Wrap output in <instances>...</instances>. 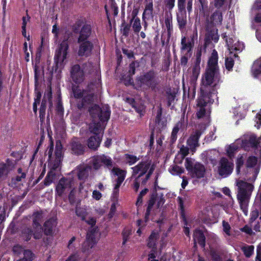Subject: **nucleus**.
<instances>
[{
    "mask_svg": "<svg viewBox=\"0 0 261 261\" xmlns=\"http://www.w3.org/2000/svg\"><path fill=\"white\" fill-rule=\"evenodd\" d=\"M134 178H135V181L134 183L133 188H134V189L136 191H137L140 187V184L141 183V184L144 185L145 183L142 182L143 178L142 179H141V178H139V177H134Z\"/></svg>",
    "mask_w": 261,
    "mask_h": 261,
    "instance_id": "61",
    "label": "nucleus"
},
{
    "mask_svg": "<svg viewBox=\"0 0 261 261\" xmlns=\"http://www.w3.org/2000/svg\"><path fill=\"white\" fill-rule=\"evenodd\" d=\"M56 219L51 218L46 221L44 224V231L46 235L51 234L54 228L56 226Z\"/></svg>",
    "mask_w": 261,
    "mask_h": 261,
    "instance_id": "30",
    "label": "nucleus"
},
{
    "mask_svg": "<svg viewBox=\"0 0 261 261\" xmlns=\"http://www.w3.org/2000/svg\"><path fill=\"white\" fill-rule=\"evenodd\" d=\"M181 50L182 52H186V54H188L191 50L192 45L190 41H187L186 37H184L181 41Z\"/></svg>",
    "mask_w": 261,
    "mask_h": 261,
    "instance_id": "38",
    "label": "nucleus"
},
{
    "mask_svg": "<svg viewBox=\"0 0 261 261\" xmlns=\"http://www.w3.org/2000/svg\"><path fill=\"white\" fill-rule=\"evenodd\" d=\"M72 92L78 109L82 110L91 103L93 96L87 91L81 89L79 86H74L72 87Z\"/></svg>",
    "mask_w": 261,
    "mask_h": 261,
    "instance_id": "7",
    "label": "nucleus"
},
{
    "mask_svg": "<svg viewBox=\"0 0 261 261\" xmlns=\"http://www.w3.org/2000/svg\"><path fill=\"white\" fill-rule=\"evenodd\" d=\"M13 251L15 254L19 255L21 252H23L24 250L21 246L17 245L13 247Z\"/></svg>",
    "mask_w": 261,
    "mask_h": 261,
    "instance_id": "64",
    "label": "nucleus"
},
{
    "mask_svg": "<svg viewBox=\"0 0 261 261\" xmlns=\"http://www.w3.org/2000/svg\"><path fill=\"white\" fill-rule=\"evenodd\" d=\"M76 215L81 218L82 220H85V218L87 215V212L86 208L83 207H78L76 208Z\"/></svg>",
    "mask_w": 261,
    "mask_h": 261,
    "instance_id": "49",
    "label": "nucleus"
},
{
    "mask_svg": "<svg viewBox=\"0 0 261 261\" xmlns=\"http://www.w3.org/2000/svg\"><path fill=\"white\" fill-rule=\"evenodd\" d=\"M70 76L75 84L82 83L85 79V74L83 69L79 65L76 64L72 66L70 70Z\"/></svg>",
    "mask_w": 261,
    "mask_h": 261,
    "instance_id": "16",
    "label": "nucleus"
},
{
    "mask_svg": "<svg viewBox=\"0 0 261 261\" xmlns=\"http://www.w3.org/2000/svg\"><path fill=\"white\" fill-rule=\"evenodd\" d=\"M218 54L214 50L208 60V67L202 78V84L205 85L212 86L213 88L209 94L205 95L202 93L201 89V95L197 100V113L198 118L204 116L208 117L209 115L208 103H213L215 100H218L217 92L216 89L219 88L220 77L217 68Z\"/></svg>",
    "mask_w": 261,
    "mask_h": 261,
    "instance_id": "1",
    "label": "nucleus"
},
{
    "mask_svg": "<svg viewBox=\"0 0 261 261\" xmlns=\"http://www.w3.org/2000/svg\"><path fill=\"white\" fill-rule=\"evenodd\" d=\"M55 154L56 156V159L57 161L58 165H59L58 162L60 161V159L62 155V147L61 144L60 142H57L56 145V150H55ZM58 166H56V168H57Z\"/></svg>",
    "mask_w": 261,
    "mask_h": 261,
    "instance_id": "43",
    "label": "nucleus"
},
{
    "mask_svg": "<svg viewBox=\"0 0 261 261\" xmlns=\"http://www.w3.org/2000/svg\"><path fill=\"white\" fill-rule=\"evenodd\" d=\"M251 72L254 77L261 78V57L254 62Z\"/></svg>",
    "mask_w": 261,
    "mask_h": 261,
    "instance_id": "28",
    "label": "nucleus"
},
{
    "mask_svg": "<svg viewBox=\"0 0 261 261\" xmlns=\"http://www.w3.org/2000/svg\"><path fill=\"white\" fill-rule=\"evenodd\" d=\"M76 238L75 237H73L69 241L67 248L70 251H74L76 248V244L75 243Z\"/></svg>",
    "mask_w": 261,
    "mask_h": 261,
    "instance_id": "58",
    "label": "nucleus"
},
{
    "mask_svg": "<svg viewBox=\"0 0 261 261\" xmlns=\"http://www.w3.org/2000/svg\"><path fill=\"white\" fill-rule=\"evenodd\" d=\"M257 162V159L255 156H250L248 158L247 161V167H252L254 166Z\"/></svg>",
    "mask_w": 261,
    "mask_h": 261,
    "instance_id": "59",
    "label": "nucleus"
},
{
    "mask_svg": "<svg viewBox=\"0 0 261 261\" xmlns=\"http://www.w3.org/2000/svg\"><path fill=\"white\" fill-rule=\"evenodd\" d=\"M177 14V20L179 28L182 30L185 28L187 23V14L186 11L178 10Z\"/></svg>",
    "mask_w": 261,
    "mask_h": 261,
    "instance_id": "32",
    "label": "nucleus"
},
{
    "mask_svg": "<svg viewBox=\"0 0 261 261\" xmlns=\"http://www.w3.org/2000/svg\"><path fill=\"white\" fill-rule=\"evenodd\" d=\"M132 229L129 227H127L124 228L122 235H123V244H125L126 242L129 235L131 234Z\"/></svg>",
    "mask_w": 261,
    "mask_h": 261,
    "instance_id": "54",
    "label": "nucleus"
},
{
    "mask_svg": "<svg viewBox=\"0 0 261 261\" xmlns=\"http://www.w3.org/2000/svg\"><path fill=\"white\" fill-rule=\"evenodd\" d=\"M168 171L172 175H179L184 172V169L177 165H173L169 168Z\"/></svg>",
    "mask_w": 261,
    "mask_h": 261,
    "instance_id": "45",
    "label": "nucleus"
},
{
    "mask_svg": "<svg viewBox=\"0 0 261 261\" xmlns=\"http://www.w3.org/2000/svg\"><path fill=\"white\" fill-rule=\"evenodd\" d=\"M158 253L156 249H152L148 254V260L150 261H159Z\"/></svg>",
    "mask_w": 261,
    "mask_h": 261,
    "instance_id": "52",
    "label": "nucleus"
},
{
    "mask_svg": "<svg viewBox=\"0 0 261 261\" xmlns=\"http://www.w3.org/2000/svg\"><path fill=\"white\" fill-rule=\"evenodd\" d=\"M78 43L80 44L78 55L80 56H89L91 54L93 48L92 43L89 41L78 42Z\"/></svg>",
    "mask_w": 261,
    "mask_h": 261,
    "instance_id": "21",
    "label": "nucleus"
},
{
    "mask_svg": "<svg viewBox=\"0 0 261 261\" xmlns=\"http://www.w3.org/2000/svg\"><path fill=\"white\" fill-rule=\"evenodd\" d=\"M89 163L95 170L98 169L102 164L109 168L113 166V162L111 158L103 154L93 156L91 159Z\"/></svg>",
    "mask_w": 261,
    "mask_h": 261,
    "instance_id": "12",
    "label": "nucleus"
},
{
    "mask_svg": "<svg viewBox=\"0 0 261 261\" xmlns=\"http://www.w3.org/2000/svg\"><path fill=\"white\" fill-rule=\"evenodd\" d=\"M200 56L199 57H197L196 61L195 62V64L194 66H193L192 68V76L191 77V82L194 84L195 82L196 81L199 73H200Z\"/></svg>",
    "mask_w": 261,
    "mask_h": 261,
    "instance_id": "27",
    "label": "nucleus"
},
{
    "mask_svg": "<svg viewBox=\"0 0 261 261\" xmlns=\"http://www.w3.org/2000/svg\"><path fill=\"white\" fill-rule=\"evenodd\" d=\"M217 210L216 206L211 207H207L203 212V217L202 218L203 220L207 223H215L218 217V214L215 212Z\"/></svg>",
    "mask_w": 261,
    "mask_h": 261,
    "instance_id": "18",
    "label": "nucleus"
},
{
    "mask_svg": "<svg viewBox=\"0 0 261 261\" xmlns=\"http://www.w3.org/2000/svg\"><path fill=\"white\" fill-rule=\"evenodd\" d=\"M195 242L199 243L202 247L205 246V237L201 230L196 229L194 232Z\"/></svg>",
    "mask_w": 261,
    "mask_h": 261,
    "instance_id": "35",
    "label": "nucleus"
},
{
    "mask_svg": "<svg viewBox=\"0 0 261 261\" xmlns=\"http://www.w3.org/2000/svg\"><path fill=\"white\" fill-rule=\"evenodd\" d=\"M228 56L229 55V57H227L225 60V66L226 69L228 70H230L233 66V60L232 59V57H238L236 54H228Z\"/></svg>",
    "mask_w": 261,
    "mask_h": 261,
    "instance_id": "44",
    "label": "nucleus"
},
{
    "mask_svg": "<svg viewBox=\"0 0 261 261\" xmlns=\"http://www.w3.org/2000/svg\"><path fill=\"white\" fill-rule=\"evenodd\" d=\"M181 126L182 123L179 122L177 123L173 127L171 135V141L172 143L176 140L177 138V134L181 128Z\"/></svg>",
    "mask_w": 261,
    "mask_h": 261,
    "instance_id": "40",
    "label": "nucleus"
},
{
    "mask_svg": "<svg viewBox=\"0 0 261 261\" xmlns=\"http://www.w3.org/2000/svg\"><path fill=\"white\" fill-rule=\"evenodd\" d=\"M33 231L29 228H25L22 231V236L26 241L30 240Z\"/></svg>",
    "mask_w": 261,
    "mask_h": 261,
    "instance_id": "56",
    "label": "nucleus"
},
{
    "mask_svg": "<svg viewBox=\"0 0 261 261\" xmlns=\"http://www.w3.org/2000/svg\"><path fill=\"white\" fill-rule=\"evenodd\" d=\"M156 84L154 71H149L136 79L135 86L137 89L144 90L154 88Z\"/></svg>",
    "mask_w": 261,
    "mask_h": 261,
    "instance_id": "8",
    "label": "nucleus"
},
{
    "mask_svg": "<svg viewBox=\"0 0 261 261\" xmlns=\"http://www.w3.org/2000/svg\"><path fill=\"white\" fill-rule=\"evenodd\" d=\"M68 49V44L66 40L63 41L57 48L55 56V62L56 65L53 67L50 73L51 74L56 73L57 77H59L63 68L65 63L64 61L66 59L67 55V50Z\"/></svg>",
    "mask_w": 261,
    "mask_h": 261,
    "instance_id": "3",
    "label": "nucleus"
},
{
    "mask_svg": "<svg viewBox=\"0 0 261 261\" xmlns=\"http://www.w3.org/2000/svg\"><path fill=\"white\" fill-rule=\"evenodd\" d=\"M165 25L167 30L168 35H170L172 30V16L171 12H168L165 14Z\"/></svg>",
    "mask_w": 261,
    "mask_h": 261,
    "instance_id": "36",
    "label": "nucleus"
},
{
    "mask_svg": "<svg viewBox=\"0 0 261 261\" xmlns=\"http://www.w3.org/2000/svg\"><path fill=\"white\" fill-rule=\"evenodd\" d=\"M133 170L132 177L143 178V183H146L150 175L153 172L154 168L151 165L150 161L142 162L132 168Z\"/></svg>",
    "mask_w": 261,
    "mask_h": 261,
    "instance_id": "6",
    "label": "nucleus"
},
{
    "mask_svg": "<svg viewBox=\"0 0 261 261\" xmlns=\"http://www.w3.org/2000/svg\"><path fill=\"white\" fill-rule=\"evenodd\" d=\"M246 140L238 139L234 143L226 146L225 147V151L227 156L230 159H232L238 151L241 146H244Z\"/></svg>",
    "mask_w": 261,
    "mask_h": 261,
    "instance_id": "17",
    "label": "nucleus"
},
{
    "mask_svg": "<svg viewBox=\"0 0 261 261\" xmlns=\"http://www.w3.org/2000/svg\"><path fill=\"white\" fill-rule=\"evenodd\" d=\"M223 229L224 232L228 236H230V226L228 223L225 222V221H223Z\"/></svg>",
    "mask_w": 261,
    "mask_h": 261,
    "instance_id": "62",
    "label": "nucleus"
},
{
    "mask_svg": "<svg viewBox=\"0 0 261 261\" xmlns=\"http://www.w3.org/2000/svg\"><path fill=\"white\" fill-rule=\"evenodd\" d=\"M177 200L179 205V207L181 210V212L182 214H183L184 211L185 204L187 202V199L185 197L182 198L180 197H178Z\"/></svg>",
    "mask_w": 261,
    "mask_h": 261,
    "instance_id": "57",
    "label": "nucleus"
},
{
    "mask_svg": "<svg viewBox=\"0 0 261 261\" xmlns=\"http://www.w3.org/2000/svg\"><path fill=\"white\" fill-rule=\"evenodd\" d=\"M41 46H40L36 53V59H35V65L34 67V72H35V79L36 83H37L38 80L41 75V70L39 69V66H38V64L39 63L40 59L41 58Z\"/></svg>",
    "mask_w": 261,
    "mask_h": 261,
    "instance_id": "31",
    "label": "nucleus"
},
{
    "mask_svg": "<svg viewBox=\"0 0 261 261\" xmlns=\"http://www.w3.org/2000/svg\"><path fill=\"white\" fill-rule=\"evenodd\" d=\"M237 185L239 189L238 199L241 208L245 212L248 200L253 191V186L252 184L242 180L238 181Z\"/></svg>",
    "mask_w": 261,
    "mask_h": 261,
    "instance_id": "5",
    "label": "nucleus"
},
{
    "mask_svg": "<svg viewBox=\"0 0 261 261\" xmlns=\"http://www.w3.org/2000/svg\"><path fill=\"white\" fill-rule=\"evenodd\" d=\"M230 0H214V5L218 9H221L223 10L227 9Z\"/></svg>",
    "mask_w": 261,
    "mask_h": 261,
    "instance_id": "39",
    "label": "nucleus"
},
{
    "mask_svg": "<svg viewBox=\"0 0 261 261\" xmlns=\"http://www.w3.org/2000/svg\"><path fill=\"white\" fill-rule=\"evenodd\" d=\"M185 166L193 177L200 178L204 176L205 171L204 166L199 163H195L194 159L187 158Z\"/></svg>",
    "mask_w": 261,
    "mask_h": 261,
    "instance_id": "9",
    "label": "nucleus"
},
{
    "mask_svg": "<svg viewBox=\"0 0 261 261\" xmlns=\"http://www.w3.org/2000/svg\"><path fill=\"white\" fill-rule=\"evenodd\" d=\"M219 153L216 150H210L205 151L201 154V156L205 161H210L213 164H214L216 162V158L218 157Z\"/></svg>",
    "mask_w": 261,
    "mask_h": 261,
    "instance_id": "24",
    "label": "nucleus"
},
{
    "mask_svg": "<svg viewBox=\"0 0 261 261\" xmlns=\"http://www.w3.org/2000/svg\"><path fill=\"white\" fill-rule=\"evenodd\" d=\"M99 237V234L96 230L89 231L87 233V238L82 246V251L86 254L91 252L92 249L97 243Z\"/></svg>",
    "mask_w": 261,
    "mask_h": 261,
    "instance_id": "10",
    "label": "nucleus"
},
{
    "mask_svg": "<svg viewBox=\"0 0 261 261\" xmlns=\"http://www.w3.org/2000/svg\"><path fill=\"white\" fill-rule=\"evenodd\" d=\"M67 261H81L80 253L76 252L70 255L67 258ZM81 261H84L82 260Z\"/></svg>",
    "mask_w": 261,
    "mask_h": 261,
    "instance_id": "60",
    "label": "nucleus"
},
{
    "mask_svg": "<svg viewBox=\"0 0 261 261\" xmlns=\"http://www.w3.org/2000/svg\"><path fill=\"white\" fill-rule=\"evenodd\" d=\"M72 152L75 154H81L84 152V146L77 139L73 140L70 145Z\"/></svg>",
    "mask_w": 261,
    "mask_h": 261,
    "instance_id": "26",
    "label": "nucleus"
},
{
    "mask_svg": "<svg viewBox=\"0 0 261 261\" xmlns=\"http://www.w3.org/2000/svg\"><path fill=\"white\" fill-rule=\"evenodd\" d=\"M222 14L220 10L216 11L210 18L211 22L214 25H220L222 21Z\"/></svg>",
    "mask_w": 261,
    "mask_h": 261,
    "instance_id": "34",
    "label": "nucleus"
},
{
    "mask_svg": "<svg viewBox=\"0 0 261 261\" xmlns=\"http://www.w3.org/2000/svg\"><path fill=\"white\" fill-rule=\"evenodd\" d=\"M245 256L247 257H250L253 253L254 251V247L252 245H246L242 247Z\"/></svg>",
    "mask_w": 261,
    "mask_h": 261,
    "instance_id": "48",
    "label": "nucleus"
},
{
    "mask_svg": "<svg viewBox=\"0 0 261 261\" xmlns=\"http://www.w3.org/2000/svg\"><path fill=\"white\" fill-rule=\"evenodd\" d=\"M189 150V148L188 147L182 145L180 148L178 155L180 156L181 160H183L185 157L188 154Z\"/></svg>",
    "mask_w": 261,
    "mask_h": 261,
    "instance_id": "53",
    "label": "nucleus"
},
{
    "mask_svg": "<svg viewBox=\"0 0 261 261\" xmlns=\"http://www.w3.org/2000/svg\"><path fill=\"white\" fill-rule=\"evenodd\" d=\"M55 177V174L53 171L48 173L47 175L44 179V184L46 186L49 185L53 181Z\"/></svg>",
    "mask_w": 261,
    "mask_h": 261,
    "instance_id": "55",
    "label": "nucleus"
},
{
    "mask_svg": "<svg viewBox=\"0 0 261 261\" xmlns=\"http://www.w3.org/2000/svg\"><path fill=\"white\" fill-rule=\"evenodd\" d=\"M219 38L218 30L215 28H213L212 30L207 31L205 37V43H208L211 40L214 41V42H217Z\"/></svg>",
    "mask_w": 261,
    "mask_h": 261,
    "instance_id": "29",
    "label": "nucleus"
},
{
    "mask_svg": "<svg viewBox=\"0 0 261 261\" xmlns=\"http://www.w3.org/2000/svg\"><path fill=\"white\" fill-rule=\"evenodd\" d=\"M193 0H178V10L185 11L186 7L189 13L192 10Z\"/></svg>",
    "mask_w": 261,
    "mask_h": 261,
    "instance_id": "33",
    "label": "nucleus"
},
{
    "mask_svg": "<svg viewBox=\"0 0 261 261\" xmlns=\"http://www.w3.org/2000/svg\"><path fill=\"white\" fill-rule=\"evenodd\" d=\"M133 29L135 33H138L141 29L140 19L134 16L131 21Z\"/></svg>",
    "mask_w": 261,
    "mask_h": 261,
    "instance_id": "41",
    "label": "nucleus"
},
{
    "mask_svg": "<svg viewBox=\"0 0 261 261\" xmlns=\"http://www.w3.org/2000/svg\"><path fill=\"white\" fill-rule=\"evenodd\" d=\"M159 234L158 232H155V231L152 232L151 234L149 237L148 242L147 244V246L149 248H151L152 249H156V243Z\"/></svg>",
    "mask_w": 261,
    "mask_h": 261,
    "instance_id": "37",
    "label": "nucleus"
},
{
    "mask_svg": "<svg viewBox=\"0 0 261 261\" xmlns=\"http://www.w3.org/2000/svg\"><path fill=\"white\" fill-rule=\"evenodd\" d=\"M74 188L75 182L73 178L70 177L62 178L56 186V192L58 196H61L66 195L70 191L69 199L71 202H72L74 199Z\"/></svg>",
    "mask_w": 261,
    "mask_h": 261,
    "instance_id": "4",
    "label": "nucleus"
},
{
    "mask_svg": "<svg viewBox=\"0 0 261 261\" xmlns=\"http://www.w3.org/2000/svg\"><path fill=\"white\" fill-rule=\"evenodd\" d=\"M111 171L114 176H117V178L113 180V197L117 199L119 196V187L125 178L126 171L116 167L113 168Z\"/></svg>",
    "mask_w": 261,
    "mask_h": 261,
    "instance_id": "11",
    "label": "nucleus"
},
{
    "mask_svg": "<svg viewBox=\"0 0 261 261\" xmlns=\"http://www.w3.org/2000/svg\"><path fill=\"white\" fill-rule=\"evenodd\" d=\"M223 38H226L225 41L228 47V53L229 54H234V51H241L244 48V45L242 42H239L237 39L233 37H227L226 34H223Z\"/></svg>",
    "mask_w": 261,
    "mask_h": 261,
    "instance_id": "14",
    "label": "nucleus"
},
{
    "mask_svg": "<svg viewBox=\"0 0 261 261\" xmlns=\"http://www.w3.org/2000/svg\"><path fill=\"white\" fill-rule=\"evenodd\" d=\"M77 176L80 180H85L89 175L91 167L87 165H80L77 167Z\"/></svg>",
    "mask_w": 261,
    "mask_h": 261,
    "instance_id": "25",
    "label": "nucleus"
},
{
    "mask_svg": "<svg viewBox=\"0 0 261 261\" xmlns=\"http://www.w3.org/2000/svg\"><path fill=\"white\" fill-rule=\"evenodd\" d=\"M14 167L13 163L9 160L6 162H0V180L6 179Z\"/></svg>",
    "mask_w": 261,
    "mask_h": 261,
    "instance_id": "19",
    "label": "nucleus"
},
{
    "mask_svg": "<svg viewBox=\"0 0 261 261\" xmlns=\"http://www.w3.org/2000/svg\"><path fill=\"white\" fill-rule=\"evenodd\" d=\"M202 132L200 130H197L187 140V144L193 152L195 151L196 148L199 146L198 140Z\"/></svg>",
    "mask_w": 261,
    "mask_h": 261,
    "instance_id": "22",
    "label": "nucleus"
},
{
    "mask_svg": "<svg viewBox=\"0 0 261 261\" xmlns=\"http://www.w3.org/2000/svg\"><path fill=\"white\" fill-rule=\"evenodd\" d=\"M138 160L139 158L135 155L128 154L125 155V161L129 165L134 164Z\"/></svg>",
    "mask_w": 261,
    "mask_h": 261,
    "instance_id": "50",
    "label": "nucleus"
},
{
    "mask_svg": "<svg viewBox=\"0 0 261 261\" xmlns=\"http://www.w3.org/2000/svg\"><path fill=\"white\" fill-rule=\"evenodd\" d=\"M23 257L17 261H32L34 257V254L29 250H24L23 252Z\"/></svg>",
    "mask_w": 261,
    "mask_h": 261,
    "instance_id": "46",
    "label": "nucleus"
},
{
    "mask_svg": "<svg viewBox=\"0 0 261 261\" xmlns=\"http://www.w3.org/2000/svg\"><path fill=\"white\" fill-rule=\"evenodd\" d=\"M153 11V4L152 2L147 3L146 6L143 13L142 18L144 19L146 17H150L152 15Z\"/></svg>",
    "mask_w": 261,
    "mask_h": 261,
    "instance_id": "42",
    "label": "nucleus"
},
{
    "mask_svg": "<svg viewBox=\"0 0 261 261\" xmlns=\"http://www.w3.org/2000/svg\"><path fill=\"white\" fill-rule=\"evenodd\" d=\"M233 163L229 161L227 158H222L219 162L218 170L219 175L223 177L229 175L232 172Z\"/></svg>",
    "mask_w": 261,
    "mask_h": 261,
    "instance_id": "13",
    "label": "nucleus"
},
{
    "mask_svg": "<svg viewBox=\"0 0 261 261\" xmlns=\"http://www.w3.org/2000/svg\"><path fill=\"white\" fill-rule=\"evenodd\" d=\"M90 115L93 118L89 128L91 133L95 135L91 137L88 140L89 148L96 149L101 141L103 130L105 127V123L109 119L110 116V108L106 106L100 108L97 105H94L89 110Z\"/></svg>",
    "mask_w": 261,
    "mask_h": 261,
    "instance_id": "2",
    "label": "nucleus"
},
{
    "mask_svg": "<svg viewBox=\"0 0 261 261\" xmlns=\"http://www.w3.org/2000/svg\"><path fill=\"white\" fill-rule=\"evenodd\" d=\"M91 34V27L90 24H85L81 29L78 38V42L88 41V38Z\"/></svg>",
    "mask_w": 261,
    "mask_h": 261,
    "instance_id": "23",
    "label": "nucleus"
},
{
    "mask_svg": "<svg viewBox=\"0 0 261 261\" xmlns=\"http://www.w3.org/2000/svg\"><path fill=\"white\" fill-rule=\"evenodd\" d=\"M43 217L42 211L36 212L33 215V227L35 231L33 236L35 239H39L42 236V227L40 222Z\"/></svg>",
    "mask_w": 261,
    "mask_h": 261,
    "instance_id": "15",
    "label": "nucleus"
},
{
    "mask_svg": "<svg viewBox=\"0 0 261 261\" xmlns=\"http://www.w3.org/2000/svg\"><path fill=\"white\" fill-rule=\"evenodd\" d=\"M164 202L165 200L162 195L157 196L155 197H152L149 201L146 213V219H147V217L149 215L150 211L153 207L159 208L164 204Z\"/></svg>",
    "mask_w": 261,
    "mask_h": 261,
    "instance_id": "20",
    "label": "nucleus"
},
{
    "mask_svg": "<svg viewBox=\"0 0 261 261\" xmlns=\"http://www.w3.org/2000/svg\"><path fill=\"white\" fill-rule=\"evenodd\" d=\"M246 155L245 154H239L237 159V171L239 173L240 172V168L243 166L244 163V160Z\"/></svg>",
    "mask_w": 261,
    "mask_h": 261,
    "instance_id": "47",
    "label": "nucleus"
},
{
    "mask_svg": "<svg viewBox=\"0 0 261 261\" xmlns=\"http://www.w3.org/2000/svg\"><path fill=\"white\" fill-rule=\"evenodd\" d=\"M118 198V197H117V199L116 198H114L113 193H112V199H113V200L114 202L111 205L110 211L109 214V217L110 218H112L113 217V216L114 215V214L115 213L116 209V204L117 203Z\"/></svg>",
    "mask_w": 261,
    "mask_h": 261,
    "instance_id": "51",
    "label": "nucleus"
},
{
    "mask_svg": "<svg viewBox=\"0 0 261 261\" xmlns=\"http://www.w3.org/2000/svg\"><path fill=\"white\" fill-rule=\"evenodd\" d=\"M255 122H256L255 126H256L258 129L261 126V110L260 112L256 114Z\"/></svg>",
    "mask_w": 261,
    "mask_h": 261,
    "instance_id": "63",
    "label": "nucleus"
}]
</instances>
